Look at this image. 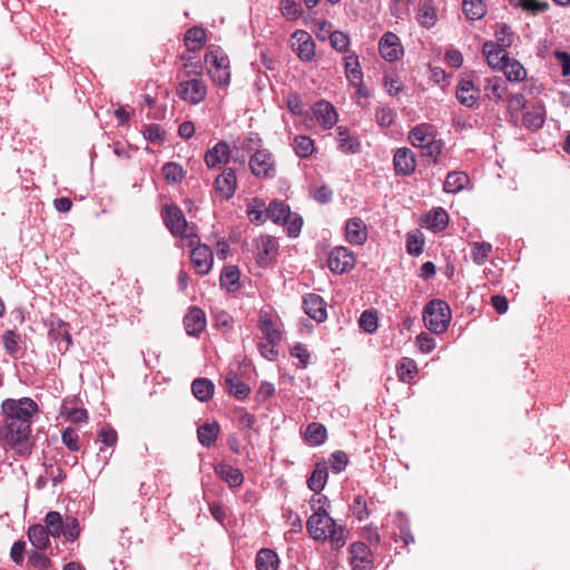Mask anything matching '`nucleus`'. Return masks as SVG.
<instances>
[{
	"label": "nucleus",
	"mask_w": 570,
	"mask_h": 570,
	"mask_svg": "<svg viewBox=\"0 0 570 570\" xmlns=\"http://www.w3.org/2000/svg\"><path fill=\"white\" fill-rule=\"evenodd\" d=\"M442 142L441 140H436L435 138L431 140L429 144H425L422 148V156L433 158L434 161L436 157L441 154Z\"/></svg>",
	"instance_id": "0e129e2a"
},
{
	"label": "nucleus",
	"mask_w": 570,
	"mask_h": 570,
	"mask_svg": "<svg viewBox=\"0 0 570 570\" xmlns=\"http://www.w3.org/2000/svg\"><path fill=\"white\" fill-rule=\"evenodd\" d=\"M184 325L188 335H199L206 326L205 313L198 307H191L184 318Z\"/></svg>",
	"instance_id": "6ab92c4d"
},
{
	"label": "nucleus",
	"mask_w": 570,
	"mask_h": 570,
	"mask_svg": "<svg viewBox=\"0 0 570 570\" xmlns=\"http://www.w3.org/2000/svg\"><path fill=\"white\" fill-rule=\"evenodd\" d=\"M305 438L311 444L320 445L326 439V429L320 423H311L306 429Z\"/></svg>",
	"instance_id": "37998d69"
},
{
	"label": "nucleus",
	"mask_w": 570,
	"mask_h": 570,
	"mask_svg": "<svg viewBox=\"0 0 570 570\" xmlns=\"http://www.w3.org/2000/svg\"><path fill=\"white\" fill-rule=\"evenodd\" d=\"M205 61L212 65L210 69H218L229 67V59L224 55H218L217 52L209 51L205 56Z\"/></svg>",
	"instance_id": "bf43d9fd"
},
{
	"label": "nucleus",
	"mask_w": 570,
	"mask_h": 570,
	"mask_svg": "<svg viewBox=\"0 0 570 570\" xmlns=\"http://www.w3.org/2000/svg\"><path fill=\"white\" fill-rule=\"evenodd\" d=\"M393 163L397 175H411L416 168L414 153L409 148H399L395 151Z\"/></svg>",
	"instance_id": "2eb2a0df"
},
{
	"label": "nucleus",
	"mask_w": 570,
	"mask_h": 570,
	"mask_svg": "<svg viewBox=\"0 0 570 570\" xmlns=\"http://www.w3.org/2000/svg\"><path fill=\"white\" fill-rule=\"evenodd\" d=\"M163 174L168 181L179 183L184 178L183 168L175 163H167L163 167Z\"/></svg>",
	"instance_id": "603ef678"
},
{
	"label": "nucleus",
	"mask_w": 570,
	"mask_h": 570,
	"mask_svg": "<svg viewBox=\"0 0 570 570\" xmlns=\"http://www.w3.org/2000/svg\"><path fill=\"white\" fill-rule=\"evenodd\" d=\"M331 46L337 51H346L350 45V38L342 31H333L330 35Z\"/></svg>",
	"instance_id": "864d4df0"
},
{
	"label": "nucleus",
	"mask_w": 570,
	"mask_h": 570,
	"mask_svg": "<svg viewBox=\"0 0 570 570\" xmlns=\"http://www.w3.org/2000/svg\"><path fill=\"white\" fill-rule=\"evenodd\" d=\"M62 442L71 451H77L79 449L78 434L71 428H67L63 431V433H62Z\"/></svg>",
	"instance_id": "69168bd1"
},
{
	"label": "nucleus",
	"mask_w": 570,
	"mask_h": 570,
	"mask_svg": "<svg viewBox=\"0 0 570 570\" xmlns=\"http://www.w3.org/2000/svg\"><path fill=\"white\" fill-rule=\"evenodd\" d=\"M352 510H353L354 515L358 520H364L370 514L367 507H366V502L362 495L355 497L353 504H352Z\"/></svg>",
	"instance_id": "e2e57ef3"
},
{
	"label": "nucleus",
	"mask_w": 570,
	"mask_h": 570,
	"mask_svg": "<svg viewBox=\"0 0 570 570\" xmlns=\"http://www.w3.org/2000/svg\"><path fill=\"white\" fill-rule=\"evenodd\" d=\"M191 392L197 400L206 402L210 400L214 394V384L208 379H196L191 384Z\"/></svg>",
	"instance_id": "bb28decb"
},
{
	"label": "nucleus",
	"mask_w": 570,
	"mask_h": 570,
	"mask_svg": "<svg viewBox=\"0 0 570 570\" xmlns=\"http://www.w3.org/2000/svg\"><path fill=\"white\" fill-rule=\"evenodd\" d=\"M166 227L174 236H180L184 245L193 247L198 243L195 226H190L183 213L176 205H166L163 209Z\"/></svg>",
	"instance_id": "7ed1b4c3"
},
{
	"label": "nucleus",
	"mask_w": 570,
	"mask_h": 570,
	"mask_svg": "<svg viewBox=\"0 0 570 570\" xmlns=\"http://www.w3.org/2000/svg\"><path fill=\"white\" fill-rule=\"evenodd\" d=\"M354 254L346 247H335L328 257V267L336 274H343L354 267Z\"/></svg>",
	"instance_id": "1a4fd4ad"
},
{
	"label": "nucleus",
	"mask_w": 570,
	"mask_h": 570,
	"mask_svg": "<svg viewBox=\"0 0 570 570\" xmlns=\"http://www.w3.org/2000/svg\"><path fill=\"white\" fill-rule=\"evenodd\" d=\"M4 423L0 426V440L4 446L26 455L31 450V417L38 411L37 403L30 397L7 399L1 404Z\"/></svg>",
	"instance_id": "f257e3e1"
},
{
	"label": "nucleus",
	"mask_w": 570,
	"mask_h": 570,
	"mask_svg": "<svg viewBox=\"0 0 570 570\" xmlns=\"http://www.w3.org/2000/svg\"><path fill=\"white\" fill-rule=\"evenodd\" d=\"M350 563L353 570H371L373 557L368 547L363 542H354L350 547Z\"/></svg>",
	"instance_id": "9b49d317"
},
{
	"label": "nucleus",
	"mask_w": 570,
	"mask_h": 570,
	"mask_svg": "<svg viewBox=\"0 0 570 570\" xmlns=\"http://www.w3.org/2000/svg\"><path fill=\"white\" fill-rule=\"evenodd\" d=\"M46 529L52 537H60L63 532V523L62 517L57 511H50L47 513L45 518Z\"/></svg>",
	"instance_id": "a19ab883"
},
{
	"label": "nucleus",
	"mask_w": 570,
	"mask_h": 570,
	"mask_svg": "<svg viewBox=\"0 0 570 570\" xmlns=\"http://www.w3.org/2000/svg\"><path fill=\"white\" fill-rule=\"evenodd\" d=\"M337 140L338 148L341 151L345 154H355L358 151L360 142L358 140L350 135V131L346 127H337Z\"/></svg>",
	"instance_id": "393cba45"
},
{
	"label": "nucleus",
	"mask_w": 570,
	"mask_h": 570,
	"mask_svg": "<svg viewBox=\"0 0 570 570\" xmlns=\"http://www.w3.org/2000/svg\"><path fill=\"white\" fill-rule=\"evenodd\" d=\"M469 183V177L463 171H451L448 174L443 189L445 193L455 194L461 191Z\"/></svg>",
	"instance_id": "a878e982"
},
{
	"label": "nucleus",
	"mask_w": 570,
	"mask_h": 570,
	"mask_svg": "<svg viewBox=\"0 0 570 570\" xmlns=\"http://www.w3.org/2000/svg\"><path fill=\"white\" fill-rule=\"evenodd\" d=\"M416 373V364L413 360L403 357L397 366V374L401 381L407 382Z\"/></svg>",
	"instance_id": "de8ad7c7"
},
{
	"label": "nucleus",
	"mask_w": 570,
	"mask_h": 570,
	"mask_svg": "<svg viewBox=\"0 0 570 570\" xmlns=\"http://www.w3.org/2000/svg\"><path fill=\"white\" fill-rule=\"evenodd\" d=\"M303 223V218L298 214L292 213L287 206V236L294 238L297 237L301 233Z\"/></svg>",
	"instance_id": "09e8293b"
},
{
	"label": "nucleus",
	"mask_w": 570,
	"mask_h": 570,
	"mask_svg": "<svg viewBox=\"0 0 570 570\" xmlns=\"http://www.w3.org/2000/svg\"><path fill=\"white\" fill-rule=\"evenodd\" d=\"M237 186L236 174L233 168H225L215 179V190L224 199H229L235 194Z\"/></svg>",
	"instance_id": "4468645a"
},
{
	"label": "nucleus",
	"mask_w": 570,
	"mask_h": 570,
	"mask_svg": "<svg viewBox=\"0 0 570 570\" xmlns=\"http://www.w3.org/2000/svg\"><path fill=\"white\" fill-rule=\"evenodd\" d=\"M208 73L214 83L218 86H227L230 79L229 67L218 68V69H209Z\"/></svg>",
	"instance_id": "4d7b16f0"
},
{
	"label": "nucleus",
	"mask_w": 570,
	"mask_h": 570,
	"mask_svg": "<svg viewBox=\"0 0 570 570\" xmlns=\"http://www.w3.org/2000/svg\"><path fill=\"white\" fill-rule=\"evenodd\" d=\"M200 71H186L184 80L177 87V96L191 105H198L205 100L207 96V86L200 78Z\"/></svg>",
	"instance_id": "20e7f679"
},
{
	"label": "nucleus",
	"mask_w": 570,
	"mask_h": 570,
	"mask_svg": "<svg viewBox=\"0 0 570 570\" xmlns=\"http://www.w3.org/2000/svg\"><path fill=\"white\" fill-rule=\"evenodd\" d=\"M327 475L328 473L326 463H317L312 475L307 480L308 488L318 494V492L323 490L326 483Z\"/></svg>",
	"instance_id": "c85d7f7f"
},
{
	"label": "nucleus",
	"mask_w": 570,
	"mask_h": 570,
	"mask_svg": "<svg viewBox=\"0 0 570 570\" xmlns=\"http://www.w3.org/2000/svg\"><path fill=\"white\" fill-rule=\"evenodd\" d=\"M277 242L269 235H264L255 240V254L259 265H267L277 253Z\"/></svg>",
	"instance_id": "f8f14e48"
},
{
	"label": "nucleus",
	"mask_w": 570,
	"mask_h": 570,
	"mask_svg": "<svg viewBox=\"0 0 570 570\" xmlns=\"http://www.w3.org/2000/svg\"><path fill=\"white\" fill-rule=\"evenodd\" d=\"M28 538L37 549L45 550L49 546V532L41 524L31 525L28 529Z\"/></svg>",
	"instance_id": "7c9ffc66"
},
{
	"label": "nucleus",
	"mask_w": 570,
	"mask_h": 570,
	"mask_svg": "<svg viewBox=\"0 0 570 570\" xmlns=\"http://www.w3.org/2000/svg\"><path fill=\"white\" fill-rule=\"evenodd\" d=\"M205 30L200 27H194L185 33V45L189 51H198L205 42Z\"/></svg>",
	"instance_id": "f704fd0d"
},
{
	"label": "nucleus",
	"mask_w": 570,
	"mask_h": 570,
	"mask_svg": "<svg viewBox=\"0 0 570 570\" xmlns=\"http://www.w3.org/2000/svg\"><path fill=\"white\" fill-rule=\"evenodd\" d=\"M215 473L225 482L229 484V487H239L243 483V474L240 470L233 468L226 463H219L215 466Z\"/></svg>",
	"instance_id": "b1692460"
},
{
	"label": "nucleus",
	"mask_w": 570,
	"mask_h": 570,
	"mask_svg": "<svg viewBox=\"0 0 570 570\" xmlns=\"http://www.w3.org/2000/svg\"><path fill=\"white\" fill-rule=\"evenodd\" d=\"M462 10L468 19L479 20L484 17L487 7L483 0H463Z\"/></svg>",
	"instance_id": "e433bc0d"
},
{
	"label": "nucleus",
	"mask_w": 570,
	"mask_h": 570,
	"mask_svg": "<svg viewBox=\"0 0 570 570\" xmlns=\"http://www.w3.org/2000/svg\"><path fill=\"white\" fill-rule=\"evenodd\" d=\"M292 49L304 62L312 61L315 57V42L307 31L297 30L292 35Z\"/></svg>",
	"instance_id": "0eeeda50"
},
{
	"label": "nucleus",
	"mask_w": 570,
	"mask_h": 570,
	"mask_svg": "<svg viewBox=\"0 0 570 570\" xmlns=\"http://www.w3.org/2000/svg\"><path fill=\"white\" fill-rule=\"evenodd\" d=\"M2 341H3L4 348L9 354L13 355L17 353L18 347H19V345H18L19 337L13 331H10V330L6 331L3 333Z\"/></svg>",
	"instance_id": "680f3d73"
},
{
	"label": "nucleus",
	"mask_w": 570,
	"mask_h": 570,
	"mask_svg": "<svg viewBox=\"0 0 570 570\" xmlns=\"http://www.w3.org/2000/svg\"><path fill=\"white\" fill-rule=\"evenodd\" d=\"M225 386L229 394L237 399H244L249 393V387L236 374L228 373L225 377Z\"/></svg>",
	"instance_id": "c756f323"
},
{
	"label": "nucleus",
	"mask_w": 570,
	"mask_h": 570,
	"mask_svg": "<svg viewBox=\"0 0 570 570\" xmlns=\"http://www.w3.org/2000/svg\"><path fill=\"white\" fill-rule=\"evenodd\" d=\"M406 249L410 255H420L423 250V240L413 234H409L406 237Z\"/></svg>",
	"instance_id": "338daca9"
},
{
	"label": "nucleus",
	"mask_w": 570,
	"mask_h": 570,
	"mask_svg": "<svg viewBox=\"0 0 570 570\" xmlns=\"http://www.w3.org/2000/svg\"><path fill=\"white\" fill-rule=\"evenodd\" d=\"M312 195H313V198L316 202H318L320 204H326L332 199L333 191L328 186L323 185L318 188H315L312 191Z\"/></svg>",
	"instance_id": "774afa93"
},
{
	"label": "nucleus",
	"mask_w": 570,
	"mask_h": 570,
	"mask_svg": "<svg viewBox=\"0 0 570 570\" xmlns=\"http://www.w3.org/2000/svg\"><path fill=\"white\" fill-rule=\"evenodd\" d=\"M238 160V156H233V150L226 141L217 142L213 148L205 154V164L208 168H220L226 165L229 158Z\"/></svg>",
	"instance_id": "9d476101"
},
{
	"label": "nucleus",
	"mask_w": 570,
	"mask_h": 570,
	"mask_svg": "<svg viewBox=\"0 0 570 570\" xmlns=\"http://www.w3.org/2000/svg\"><path fill=\"white\" fill-rule=\"evenodd\" d=\"M497 47L500 48H508L512 45V32L510 31V28L505 24L501 26L499 30L495 32Z\"/></svg>",
	"instance_id": "052dcab7"
},
{
	"label": "nucleus",
	"mask_w": 570,
	"mask_h": 570,
	"mask_svg": "<svg viewBox=\"0 0 570 570\" xmlns=\"http://www.w3.org/2000/svg\"><path fill=\"white\" fill-rule=\"evenodd\" d=\"M510 3L515 7H521L523 10L532 13L546 11L549 7L548 2H541L538 0H510Z\"/></svg>",
	"instance_id": "8fccbe9b"
},
{
	"label": "nucleus",
	"mask_w": 570,
	"mask_h": 570,
	"mask_svg": "<svg viewBox=\"0 0 570 570\" xmlns=\"http://www.w3.org/2000/svg\"><path fill=\"white\" fill-rule=\"evenodd\" d=\"M483 53L487 57L489 66L493 69H502V65L508 60L505 49L497 47L492 41H488L483 45Z\"/></svg>",
	"instance_id": "5701e85b"
},
{
	"label": "nucleus",
	"mask_w": 570,
	"mask_h": 570,
	"mask_svg": "<svg viewBox=\"0 0 570 570\" xmlns=\"http://www.w3.org/2000/svg\"><path fill=\"white\" fill-rule=\"evenodd\" d=\"M278 566L277 554L269 549H262L256 557L257 570H276Z\"/></svg>",
	"instance_id": "c9c22d12"
},
{
	"label": "nucleus",
	"mask_w": 570,
	"mask_h": 570,
	"mask_svg": "<svg viewBox=\"0 0 570 570\" xmlns=\"http://www.w3.org/2000/svg\"><path fill=\"white\" fill-rule=\"evenodd\" d=\"M293 148L301 158H307L314 153V141L307 136H297L294 139Z\"/></svg>",
	"instance_id": "79ce46f5"
},
{
	"label": "nucleus",
	"mask_w": 570,
	"mask_h": 570,
	"mask_svg": "<svg viewBox=\"0 0 570 570\" xmlns=\"http://www.w3.org/2000/svg\"><path fill=\"white\" fill-rule=\"evenodd\" d=\"M487 95L491 99H502L503 95L507 90L503 81L499 77L488 79V85L485 87Z\"/></svg>",
	"instance_id": "a18cd8bd"
},
{
	"label": "nucleus",
	"mask_w": 570,
	"mask_h": 570,
	"mask_svg": "<svg viewBox=\"0 0 570 570\" xmlns=\"http://www.w3.org/2000/svg\"><path fill=\"white\" fill-rule=\"evenodd\" d=\"M79 523L73 517H67L63 523L62 534L70 541L76 540L79 537Z\"/></svg>",
	"instance_id": "5fc2aeb1"
},
{
	"label": "nucleus",
	"mask_w": 570,
	"mask_h": 570,
	"mask_svg": "<svg viewBox=\"0 0 570 570\" xmlns=\"http://www.w3.org/2000/svg\"><path fill=\"white\" fill-rule=\"evenodd\" d=\"M479 90L469 79H462L456 88V98L461 105L473 107L478 100Z\"/></svg>",
	"instance_id": "412c9836"
},
{
	"label": "nucleus",
	"mask_w": 570,
	"mask_h": 570,
	"mask_svg": "<svg viewBox=\"0 0 570 570\" xmlns=\"http://www.w3.org/2000/svg\"><path fill=\"white\" fill-rule=\"evenodd\" d=\"M546 120V111L542 106L533 107L523 115V125L532 130L540 129Z\"/></svg>",
	"instance_id": "72a5a7b5"
},
{
	"label": "nucleus",
	"mask_w": 570,
	"mask_h": 570,
	"mask_svg": "<svg viewBox=\"0 0 570 570\" xmlns=\"http://www.w3.org/2000/svg\"><path fill=\"white\" fill-rule=\"evenodd\" d=\"M345 238L352 245H363L367 239L365 223L358 218H350L345 226Z\"/></svg>",
	"instance_id": "f3484780"
},
{
	"label": "nucleus",
	"mask_w": 570,
	"mask_h": 570,
	"mask_svg": "<svg viewBox=\"0 0 570 570\" xmlns=\"http://www.w3.org/2000/svg\"><path fill=\"white\" fill-rule=\"evenodd\" d=\"M423 321L431 332L435 334L445 332L451 321L450 306L441 299L431 301L424 308Z\"/></svg>",
	"instance_id": "39448f33"
},
{
	"label": "nucleus",
	"mask_w": 570,
	"mask_h": 570,
	"mask_svg": "<svg viewBox=\"0 0 570 570\" xmlns=\"http://www.w3.org/2000/svg\"><path fill=\"white\" fill-rule=\"evenodd\" d=\"M492 250L489 243H475L472 249V258L476 264H482Z\"/></svg>",
	"instance_id": "6e6d98bb"
},
{
	"label": "nucleus",
	"mask_w": 570,
	"mask_h": 570,
	"mask_svg": "<svg viewBox=\"0 0 570 570\" xmlns=\"http://www.w3.org/2000/svg\"><path fill=\"white\" fill-rule=\"evenodd\" d=\"M360 326L366 332V333H374L377 328V315L376 312L366 309L361 314L360 317Z\"/></svg>",
	"instance_id": "3c124183"
},
{
	"label": "nucleus",
	"mask_w": 570,
	"mask_h": 570,
	"mask_svg": "<svg viewBox=\"0 0 570 570\" xmlns=\"http://www.w3.org/2000/svg\"><path fill=\"white\" fill-rule=\"evenodd\" d=\"M190 248V261L195 271L200 275L208 274L213 267L214 262L210 247L198 242Z\"/></svg>",
	"instance_id": "6e6552de"
},
{
	"label": "nucleus",
	"mask_w": 570,
	"mask_h": 570,
	"mask_svg": "<svg viewBox=\"0 0 570 570\" xmlns=\"http://www.w3.org/2000/svg\"><path fill=\"white\" fill-rule=\"evenodd\" d=\"M348 463V459L345 452L336 451L330 458V464L334 472L343 471Z\"/></svg>",
	"instance_id": "13d9d810"
},
{
	"label": "nucleus",
	"mask_w": 570,
	"mask_h": 570,
	"mask_svg": "<svg viewBox=\"0 0 570 570\" xmlns=\"http://www.w3.org/2000/svg\"><path fill=\"white\" fill-rule=\"evenodd\" d=\"M250 169L256 176H267L273 169V161L271 154L265 150L256 151L249 161Z\"/></svg>",
	"instance_id": "aec40b11"
},
{
	"label": "nucleus",
	"mask_w": 570,
	"mask_h": 570,
	"mask_svg": "<svg viewBox=\"0 0 570 570\" xmlns=\"http://www.w3.org/2000/svg\"><path fill=\"white\" fill-rule=\"evenodd\" d=\"M239 279V269L235 265L226 266L220 275V284L232 291V286L236 285Z\"/></svg>",
	"instance_id": "c03bdc74"
},
{
	"label": "nucleus",
	"mask_w": 570,
	"mask_h": 570,
	"mask_svg": "<svg viewBox=\"0 0 570 570\" xmlns=\"http://www.w3.org/2000/svg\"><path fill=\"white\" fill-rule=\"evenodd\" d=\"M314 513L306 522V529L314 540L325 541L330 539L333 548H341L346 542V529L338 525L336 521L327 513L324 505L315 507Z\"/></svg>",
	"instance_id": "f03ea898"
},
{
	"label": "nucleus",
	"mask_w": 570,
	"mask_h": 570,
	"mask_svg": "<svg viewBox=\"0 0 570 570\" xmlns=\"http://www.w3.org/2000/svg\"><path fill=\"white\" fill-rule=\"evenodd\" d=\"M266 219L273 223L285 226V204L281 200L274 199L266 207Z\"/></svg>",
	"instance_id": "ea45409f"
},
{
	"label": "nucleus",
	"mask_w": 570,
	"mask_h": 570,
	"mask_svg": "<svg viewBox=\"0 0 570 570\" xmlns=\"http://www.w3.org/2000/svg\"><path fill=\"white\" fill-rule=\"evenodd\" d=\"M448 223L449 215L443 208L433 209L425 217L426 227L434 232L444 229Z\"/></svg>",
	"instance_id": "2f4dec72"
},
{
	"label": "nucleus",
	"mask_w": 570,
	"mask_h": 570,
	"mask_svg": "<svg viewBox=\"0 0 570 570\" xmlns=\"http://www.w3.org/2000/svg\"><path fill=\"white\" fill-rule=\"evenodd\" d=\"M417 19L420 23L426 28L434 26L436 21L435 9L430 3H423L419 9Z\"/></svg>",
	"instance_id": "49530a36"
},
{
	"label": "nucleus",
	"mask_w": 570,
	"mask_h": 570,
	"mask_svg": "<svg viewBox=\"0 0 570 570\" xmlns=\"http://www.w3.org/2000/svg\"><path fill=\"white\" fill-rule=\"evenodd\" d=\"M259 328L266 338V343H259L262 355L269 361H273L278 352L275 345L281 342V332L274 328L272 318L267 314H262L259 320Z\"/></svg>",
	"instance_id": "423d86ee"
},
{
	"label": "nucleus",
	"mask_w": 570,
	"mask_h": 570,
	"mask_svg": "<svg viewBox=\"0 0 570 570\" xmlns=\"http://www.w3.org/2000/svg\"><path fill=\"white\" fill-rule=\"evenodd\" d=\"M345 73L347 79L353 85H360L363 78V72L360 68L358 58L355 55L345 57Z\"/></svg>",
	"instance_id": "58836bf2"
},
{
	"label": "nucleus",
	"mask_w": 570,
	"mask_h": 570,
	"mask_svg": "<svg viewBox=\"0 0 570 570\" xmlns=\"http://www.w3.org/2000/svg\"><path fill=\"white\" fill-rule=\"evenodd\" d=\"M219 426L217 423H206L198 428V441L204 446H210L217 439Z\"/></svg>",
	"instance_id": "4c0bfd02"
},
{
	"label": "nucleus",
	"mask_w": 570,
	"mask_h": 570,
	"mask_svg": "<svg viewBox=\"0 0 570 570\" xmlns=\"http://www.w3.org/2000/svg\"><path fill=\"white\" fill-rule=\"evenodd\" d=\"M305 313L314 321L321 323L327 317L326 303L317 294H308L303 301Z\"/></svg>",
	"instance_id": "dca6fc26"
},
{
	"label": "nucleus",
	"mask_w": 570,
	"mask_h": 570,
	"mask_svg": "<svg viewBox=\"0 0 570 570\" xmlns=\"http://www.w3.org/2000/svg\"><path fill=\"white\" fill-rule=\"evenodd\" d=\"M247 216L248 219L256 224L261 225L266 222V206L265 202L261 198H253L247 204Z\"/></svg>",
	"instance_id": "cd10ccee"
},
{
	"label": "nucleus",
	"mask_w": 570,
	"mask_h": 570,
	"mask_svg": "<svg viewBox=\"0 0 570 570\" xmlns=\"http://www.w3.org/2000/svg\"><path fill=\"white\" fill-rule=\"evenodd\" d=\"M380 53L385 60L394 61L402 55V46L399 37L393 32H386L379 43Z\"/></svg>",
	"instance_id": "ddd939ff"
},
{
	"label": "nucleus",
	"mask_w": 570,
	"mask_h": 570,
	"mask_svg": "<svg viewBox=\"0 0 570 570\" xmlns=\"http://www.w3.org/2000/svg\"><path fill=\"white\" fill-rule=\"evenodd\" d=\"M501 70H503L509 81H521L527 77V70L515 59L508 58V60H505V63L502 65Z\"/></svg>",
	"instance_id": "473e14b6"
},
{
	"label": "nucleus",
	"mask_w": 570,
	"mask_h": 570,
	"mask_svg": "<svg viewBox=\"0 0 570 570\" xmlns=\"http://www.w3.org/2000/svg\"><path fill=\"white\" fill-rule=\"evenodd\" d=\"M409 139L414 147L422 149L425 144L434 139V129L429 124H420L411 129Z\"/></svg>",
	"instance_id": "4be33fe9"
},
{
	"label": "nucleus",
	"mask_w": 570,
	"mask_h": 570,
	"mask_svg": "<svg viewBox=\"0 0 570 570\" xmlns=\"http://www.w3.org/2000/svg\"><path fill=\"white\" fill-rule=\"evenodd\" d=\"M313 111L317 121L325 129L332 128L338 120L334 106L328 101L320 100L315 104Z\"/></svg>",
	"instance_id": "a211bd4d"
}]
</instances>
